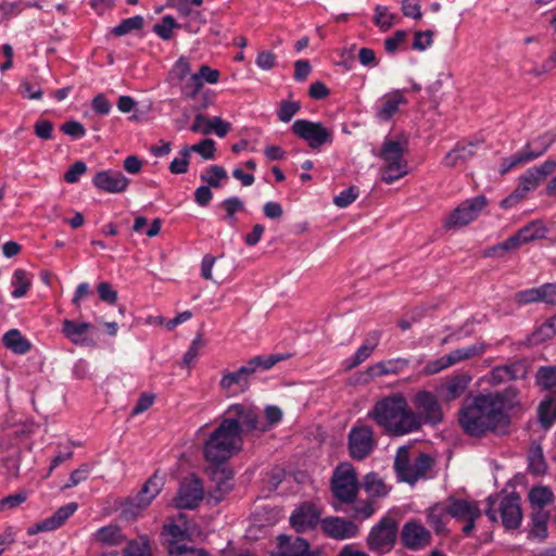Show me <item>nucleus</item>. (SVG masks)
I'll return each instance as SVG.
<instances>
[{"instance_id": "7c9ffc66", "label": "nucleus", "mask_w": 556, "mask_h": 556, "mask_svg": "<svg viewBox=\"0 0 556 556\" xmlns=\"http://www.w3.org/2000/svg\"><path fill=\"white\" fill-rule=\"evenodd\" d=\"M91 328L89 323H76L70 319H65L62 323L63 334L74 344L88 345V330Z\"/></svg>"}, {"instance_id": "c85d7f7f", "label": "nucleus", "mask_w": 556, "mask_h": 556, "mask_svg": "<svg viewBox=\"0 0 556 556\" xmlns=\"http://www.w3.org/2000/svg\"><path fill=\"white\" fill-rule=\"evenodd\" d=\"M448 517H451L450 511L444 503H438L427 509V522L438 535L447 533Z\"/></svg>"}, {"instance_id": "49530a36", "label": "nucleus", "mask_w": 556, "mask_h": 556, "mask_svg": "<svg viewBox=\"0 0 556 556\" xmlns=\"http://www.w3.org/2000/svg\"><path fill=\"white\" fill-rule=\"evenodd\" d=\"M289 357L288 354H270L267 356L258 355L251 358L248 364L251 368H253V372L256 371L257 368H262L264 370L270 369L277 363L285 361Z\"/></svg>"}, {"instance_id": "6e6552de", "label": "nucleus", "mask_w": 556, "mask_h": 556, "mask_svg": "<svg viewBox=\"0 0 556 556\" xmlns=\"http://www.w3.org/2000/svg\"><path fill=\"white\" fill-rule=\"evenodd\" d=\"M413 432H418L424 425L437 426L443 421L442 406L438 396L430 391H418L413 397Z\"/></svg>"}, {"instance_id": "cd10ccee", "label": "nucleus", "mask_w": 556, "mask_h": 556, "mask_svg": "<svg viewBox=\"0 0 556 556\" xmlns=\"http://www.w3.org/2000/svg\"><path fill=\"white\" fill-rule=\"evenodd\" d=\"M253 374V368L247 363L236 371L224 372L219 386L223 390H230L233 386L245 390L249 387V379Z\"/></svg>"}, {"instance_id": "6ab92c4d", "label": "nucleus", "mask_w": 556, "mask_h": 556, "mask_svg": "<svg viewBox=\"0 0 556 556\" xmlns=\"http://www.w3.org/2000/svg\"><path fill=\"white\" fill-rule=\"evenodd\" d=\"M401 541L406 548L419 551L431 544L432 534L420 521L409 520L402 527Z\"/></svg>"}, {"instance_id": "37998d69", "label": "nucleus", "mask_w": 556, "mask_h": 556, "mask_svg": "<svg viewBox=\"0 0 556 556\" xmlns=\"http://www.w3.org/2000/svg\"><path fill=\"white\" fill-rule=\"evenodd\" d=\"M215 142L210 138L203 139L199 143L184 147L185 156H190L191 152H197L204 160H213L215 157Z\"/></svg>"}, {"instance_id": "09e8293b", "label": "nucleus", "mask_w": 556, "mask_h": 556, "mask_svg": "<svg viewBox=\"0 0 556 556\" xmlns=\"http://www.w3.org/2000/svg\"><path fill=\"white\" fill-rule=\"evenodd\" d=\"M372 21L381 31H387L394 25L395 14L391 13L388 7L379 4L375 8Z\"/></svg>"}, {"instance_id": "393cba45", "label": "nucleus", "mask_w": 556, "mask_h": 556, "mask_svg": "<svg viewBox=\"0 0 556 556\" xmlns=\"http://www.w3.org/2000/svg\"><path fill=\"white\" fill-rule=\"evenodd\" d=\"M406 103L407 99L404 97L403 92L401 90H394L381 99V103L377 108L376 116L382 122H388L399 111L400 105Z\"/></svg>"}, {"instance_id": "f3484780", "label": "nucleus", "mask_w": 556, "mask_h": 556, "mask_svg": "<svg viewBox=\"0 0 556 556\" xmlns=\"http://www.w3.org/2000/svg\"><path fill=\"white\" fill-rule=\"evenodd\" d=\"M163 534L169 536L167 541V551L175 556H206L201 548H194L185 544L189 539L188 530L176 523H167L163 527Z\"/></svg>"}, {"instance_id": "e433bc0d", "label": "nucleus", "mask_w": 556, "mask_h": 556, "mask_svg": "<svg viewBox=\"0 0 556 556\" xmlns=\"http://www.w3.org/2000/svg\"><path fill=\"white\" fill-rule=\"evenodd\" d=\"M549 514L544 509H538L532 514V527L529 532V538L544 540L547 536V521Z\"/></svg>"}, {"instance_id": "6e6d98bb", "label": "nucleus", "mask_w": 556, "mask_h": 556, "mask_svg": "<svg viewBox=\"0 0 556 556\" xmlns=\"http://www.w3.org/2000/svg\"><path fill=\"white\" fill-rule=\"evenodd\" d=\"M205 346V341L201 334L197 336L191 342L188 351L185 353L182 358V365L190 367L195 359L199 357L201 350Z\"/></svg>"}, {"instance_id": "473e14b6", "label": "nucleus", "mask_w": 556, "mask_h": 556, "mask_svg": "<svg viewBox=\"0 0 556 556\" xmlns=\"http://www.w3.org/2000/svg\"><path fill=\"white\" fill-rule=\"evenodd\" d=\"M407 365L408 361L404 358L388 359L369 366L367 372L374 377L396 375L405 369Z\"/></svg>"}, {"instance_id": "58836bf2", "label": "nucleus", "mask_w": 556, "mask_h": 556, "mask_svg": "<svg viewBox=\"0 0 556 556\" xmlns=\"http://www.w3.org/2000/svg\"><path fill=\"white\" fill-rule=\"evenodd\" d=\"M123 556H152L149 538L147 535H140L129 541L123 551Z\"/></svg>"}, {"instance_id": "a878e982", "label": "nucleus", "mask_w": 556, "mask_h": 556, "mask_svg": "<svg viewBox=\"0 0 556 556\" xmlns=\"http://www.w3.org/2000/svg\"><path fill=\"white\" fill-rule=\"evenodd\" d=\"M126 540V535L117 525L101 527L92 534V541L103 546H119L125 543Z\"/></svg>"}, {"instance_id": "5fc2aeb1", "label": "nucleus", "mask_w": 556, "mask_h": 556, "mask_svg": "<svg viewBox=\"0 0 556 556\" xmlns=\"http://www.w3.org/2000/svg\"><path fill=\"white\" fill-rule=\"evenodd\" d=\"M227 178V173L224 167L219 165H211L206 173L201 175V179L205 181L208 187L218 188L219 180Z\"/></svg>"}, {"instance_id": "aec40b11", "label": "nucleus", "mask_w": 556, "mask_h": 556, "mask_svg": "<svg viewBox=\"0 0 556 556\" xmlns=\"http://www.w3.org/2000/svg\"><path fill=\"white\" fill-rule=\"evenodd\" d=\"M321 510L309 502H304L295 508L289 520L291 527L298 532L303 533L314 530L321 521Z\"/></svg>"}, {"instance_id": "de8ad7c7", "label": "nucleus", "mask_w": 556, "mask_h": 556, "mask_svg": "<svg viewBox=\"0 0 556 556\" xmlns=\"http://www.w3.org/2000/svg\"><path fill=\"white\" fill-rule=\"evenodd\" d=\"M529 501L539 509H543L544 506L554 501V494L547 486H535L529 492Z\"/></svg>"}, {"instance_id": "72a5a7b5", "label": "nucleus", "mask_w": 556, "mask_h": 556, "mask_svg": "<svg viewBox=\"0 0 556 556\" xmlns=\"http://www.w3.org/2000/svg\"><path fill=\"white\" fill-rule=\"evenodd\" d=\"M3 345L15 354H26L30 348V342L17 329H11L3 334Z\"/></svg>"}, {"instance_id": "5701e85b", "label": "nucleus", "mask_w": 556, "mask_h": 556, "mask_svg": "<svg viewBox=\"0 0 556 556\" xmlns=\"http://www.w3.org/2000/svg\"><path fill=\"white\" fill-rule=\"evenodd\" d=\"M78 508V505L74 502L68 503L60 507L51 517L34 525L28 528L27 533L29 535L37 534L43 531H52L60 528Z\"/></svg>"}, {"instance_id": "9b49d317", "label": "nucleus", "mask_w": 556, "mask_h": 556, "mask_svg": "<svg viewBox=\"0 0 556 556\" xmlns=\"http://www.w3.org/2000/svg\"><path fill=\"white\" fill-rule=\"evenodd\" d=\"M397 538V522L394 518L386 516L369 531L367 547L378 555L389 553L395 545Z\"/></svg>"}, {"instance_id": "f03ea898", "label": "nucleus", "mask_w": 556, "mask_h": 556, "mask_svg": "<svg viewBox=\"0 0 556 556\" xmlns=\"http://www.w3.org/2000/svg\"><path fill=\"white\" fill-rule=\"evenodd\" d=\"M384 432L392 437H402L413 432V408L402 393L389 394L375 403L368 413Z\"/></svg>"}, {"instance_id": "20e7f679", "label": "nucleus", "mask_w": 556, "mask_h": 556, "mask_svg": "<svg viewBox=\"0 0 556 556\" xmlns=\"http://www.w3.org/2000/svg\"><path fill=\"white\" fill-rule=\"evenodd\" d=\"M407 148L408 141L405 138L397 140L386 138L379 154L383 161L381 168L382 181L390 185L408 174V163L404 159Z\"/></svg>"}, {"instance_id": "bf43d9fd", "label": "nucleus", "mask_w": 556, "mask_h": 556, "mask_svg": "<svg viewBox=\"0 0 556 556\" xmlns=\"http://www.w3.org/2000/svg\"><path fill=\"white\" fill-rule=\"evenodd\" d=\"M181 93L185 98L193 99L202 89V84L195 74H191L185 80H181Z\"/></svg>"}, {"instance_id": "3c124183", "label": "nucleus", "mask_w": 556, "mask_h": 556, "mask_svg": "<svg viewBox=\"0 0 556 556\" xmlns=\"http://www.w3.org/2000/svg\"><path fill=\"white\" fill-rule=\"evenodd\" d=\"M536 383L544 390H549L556 387V366L540 367L536 376Z\"/></svg>"}, {"instance_id": "4468645a", "label": "nucleus", "mask_w": 556, "mask_h": 556, "mask_svg": "<svg viewBox=\"0 0 556 556\" xmlns=\"http://www.w3.org/2000/svg\"><path fill=\"white\" fill-rule=\"evenodd\" d=\"M377 440L371 426L356 424L348 434V452L352 459L364 460L375 450Z\"/></svg>"}, {"instance_id": "423d86ee", "label": "nucleus", "mask_w": 556, "mask_h": 556, "mask_svg": "<svg viewBox=\"0 0 556 556\" xmlns=\"http://www.w3.org/2000/svg\"><path fill=\"white\" fill-rule=\"evenodd\" d=\"M432 465L433 459L430 455L418 453L415 457H412L409 447L406 445L397 448L394 458V470L399 480L409 484H414L425 477Z\"/></svg>"}, {"instance_id": "e2e57ef3", "label": "nucleus", "mask_w": 556, "mask_h": 556, "mask_svg": "<svg viewBox=\"0 0 556 556\" xmlns=\"http://www.w3.org/2000/svg\"><path fill=\"white\" fill-rule=\"evenodd\" d=\"M61 131L73 139H80L86 135L84 125L77 121H68L61 125Z\"/></svg>"}, {"instance_id": "c756f323", "label": "nucleus", "mask_w": 556, "mask_h": 556, "mask_svg": "<svg viewBox=\"0 0 556 556\" xmlns=\"http://www.w3.org/2000/svg\"><path fill=\"white\" fill-rule=\"evenodd\" d=\"M446 505L450 516L458 521H463L472 515L481 516V509L476 502L450 497Z\"/></svg>"}, {"instance_id": "8fccbe9b", "label": "nucleus", "mask_w": 556, "mask_h": 556, "mask_svg": "<svg viewBox=\"0 0 556 556\" xmlns=\"http://www.w3.org/2000/svg\"><path fill=\"white\" fill-rule=\"evenodd\" d=\"M541 180L535 175V173L529 168L526 170L523 175H521L518 179V186L515 189L522 198L527 195L529 191L534 190L539 185Z\"/></svg>"}, {"instance_id": "774afa93", "label": "nucleus", "mask_w": 556, "mask_h": 556, "mask_svg": "<svg viewBox=\"0 0 556 556\" xmlns=\"http://www.w3.org/2000/svg\"><path fill=\"white\" fill-rule=\"evenodd\" d=\"M86 170V164L83 161H76L64 174V180L68 184H75Z\"/></svg>"}, {"instance_id": "bb28decb", "label": "nucleus", "mask_w": 556, "mask_h": 556, "mask_svg": "<svg viewBox=\"0 0 556 556\" xmlns=\"http://www.w3.org/2000/svg\"><path fill=\"white\" fill-rule=\"evenodd\" d=\"M232 470L226 468L215 469L212 473V480L215 483V486L210 491V495L216 502L223 501L226 494H228L232 489Z\"/></svg>"}, {"instance_id": "c9c22d12", "label": "nucleus", "mask_w": 556, "mask_h": 556, "mask_svg": "<svg viewBox=\"0 0 556 556\" xmlns=\"http://www.w3.org/2000/svg\"><path fill=\"white\" fill-rule=\"evenodd\" d=\"M470 380L471 377L466 374L454 376L451 379H448L444 384L446 397L448 400L459 397L468 388Z\"/></svg>"}, {"instance_id": "0eeeda50", "label": "nucleus", "mask_w": 556, "mask_h": 556, "mask_svg": "<svg viewBox=\"0 0 556 556\" xmlns=\"http://www.w3.org/2000/svg\"><path fill=\"white\" fill-rule=\"evenodd\" d=\"M330 486L332 495L338 502L332 504L336 510H340L339 504H354L359 490L354 467L349 463L339 465L332 473Z\"/></svg>"}, {"instance_id": "052dcab7", "label": "nucleus", "mask_w": 556, "mask_h": 556, "mask_svg": "<svg viewBox=\"0 0 556 556\" xmlns=\"http://www.w3.org/2000/svg\"><path fill=\"white\" fill-rule=\"evenodd\" d=\"M433 43L432 30H417L414 34L412 49L417 51H425Z\"/></svg>"}, {"instance_id": "c03bdc74", "label": "nucleus", "mask_w": 556, "mask_h": 556, "mask_svg": "<svg viewBox=\"0 0 556 556\" xmlns=\"http://www.w3.org/2000/svg\"><path fill=\"white\" fill-rule=\"evenodd\" d=\"M219 206L226 212L224 219L230 226H233L237 223L236 214L244 211V203L238 197H230L225 199Z\"/></svg>"}, {"instance_id": "a18cd8bd", "label": "nucleus", "mask_w": 556, "mask_h": 556, "mask_svg": "<svg viewBox=\"0 0 556 556\" xmlns=\"http://www.w3.org/2000/svg\"><path fill=\"white\" fill-rule=\"evenodd\" d=\"M282 419V412L278 406L268 405L265 408V419L258 415V422L262 429L257 432L264 433L269 431L275 425L279 424Z\"/></svg>"}, {"instance_id": "79ce46f5", "label": "nucleus", "mask_w": 556, "mask_h": 556, "mask_svg": "<svg viewBox=\"0 0 556 556\" xmlns=\"http://www.w3.org/2000/svg\"><path fill=\"white\" fill-rule=\"evenodd\" d=\"M485 351V345L483 343H476L465 348L456 349L448 353V357L453 365L469 359L471 357L483 354Z\"/></svg>"}, {"instance_id": "4d7b16f0", "label": "nucleus", "mask_w": 556, "mask_h": 556, "mask_svg": "<svg viewBox=\"0 0 556 556\" xmlns=\"http://www.w3.org/2000/svg\"><path fill=\"white\" fill-rule=\"evenodd\" d=\"M407 31L400 29L396 30L392 36L384 39V50L388 54H394L401 49L402 46L407 41Z\"/></svg>"}, {"instance_id": "a211bd4d", "label": "nucleus", "mask_w": 556, "mask_h": 556, "mask_svg": "<svg viewBox=\"0 0 556 556\" xmlns=\"http://www.w3.org/2000/svg\"><path fill=\"white\" fill-rule=\"evenodd\" d=\"M203 496L204 488L202 481L195 475H190L182 480L174 503L179 509H193L199 506Z\"/></svg>"}, {"instance_id": "dca6fc26", "label": "nucleus", "mask_w": 556, "mask_h": 556, "mask_svg": "<svg viewBox=\"0 0 556 556\" xmlns=\"http://www.w3.org/2000/svg\"><path fill=\"white\" fill-rule=\"evenodd\" d=\"M163 486V479L154 473L143 484L138 494L130 498L127 506L123 509L126 518L136 517L142 509L147 508Z\"/></svg>"}, {"instance_id": "f257e3e1", "label": "nucleus", "mask_w": 556, "mask_h": 556, "mask_svg": "<svg viewBox=\"0 0 556 556\" xmlns=\"http://www.w3.org/2000/svg\"><path fill=\"white\" fill-rule=\"evenodd\" d=\"M516 396V390L509 388L503 392L480 393L466 400L458 413V422L464 433L483 438L505 429L509 424L506 409L513 406Z\"/></svg>"}, {"instance_id": "b1692460", "label": "nucleus", "mask_w": 556, "mask_h": 556, "mask_svg": "<svg viewBox=\"0 0 556 556\" xmlns=\"http://www.w3.org/2000/svg\"><path fill=\"white\" fill-rule=\"evenodd\" d=\"M93 184L102 191L118 193L126 190L129 179L121 172L104 170L93 177Z\"/></svg>"}, {"instance_id": "2f4dec72", "label": "nucleus", "mask_w": 556, "mask_h": 556, "mask_svg": "<svg viewBox=\"0 0 556 556\" xmlns=\"http://www.w3.org/2000/svg\"><path fill=\"white\" fill-rule=\"evenodd\" d=\"M476 154V144L473 142L457 143L443 159L446 167H456L469 161Z\"/></svg>"}, {"instance_id": "9d476101", "label": "nucleus", "mask_w": 556, "mask_h": 556, "mask_svg": "<svg viewBox=\"0 0 556 556\" xmlns=\"http://www.w3.org/2000/svg\"><path fill=\"white\" fill-rule=\"evenodd\" d=\"M547 229L542 220L535 219L521 227L515 235L505 241L491 247L486 251L488 256H503L506 252L516 250L522 244L545 238Z\"/></svg>"}, {"instance_id": "f8f14e48", "label": "nucleus", "mask_w": 556, "mask_h": 556, "mask_svg": "<svg viewBox=\"0 0 556 556\" xmlns=\"http://www.w3.org/2000/svg\"><path fill=\"white\" fill-rule=\"evenodd\" d=\"M226 425L232 424L230 428L238 432L240 437L251 432H257L262 429L258 422L257 408L247 404H232L224 413L222 419Z\"/></svg>"}, {"instance_id": "0e129e2a", "label": "nucleus", "mask_w": 556, "mask_h": 556, "mask_svg": "<svg viewBox=\"0 0 556 556\" xmlns=\"http://www.w3.org/2000/svg\"><path fill=\"white\" fill-rule=\"evenodd\" d=\"M371 354L372 352L368 348L361 345L352 357L344 361L345 368L353 369L357 367L368 359Z\"/></svg>"}, {"instance_id": "ea45409f", "label": "nucleus", "mask_w": 556, "mask_h": 556, "mask_svg": "<svg viewBox=\"0 0 556 556\" xmlns=\"http://www.w3.org/2000/svg\"><path fill=\"white\" fill-rule=\"evenodd\" d=\"M538 412L542 427L545 429L551 428L556 420V396L541 402Z\"/></svg>"}, {"instance_id": "680f3d73", "label": "nucleus", "mask_w": 556, "mask_h": 556, "mask_svg": "<svg viewBox=\"0 0 556 556\" xmlns=\"http://www.w3.org/2000/svg\"><path fill=\"white\" fill-rule=\"evenodd\" d=\"M358 193V188L356 186H351L336 195L333 198V203L338 207H346L357 199Z\"/></svg>"}, {"instance_id": "13d9d810", "label": "nucleus", "mask_w": 556, "mask_h": 556, "mask_svg": "<svg viewBox=\"0 0 556 556\" xmlns=\"http://www.w3.org/2000/svg\"><path fill=\"white\" fill-rule=\"evenodd\" d=\"M301 103L299 101H281L277 111L278 119L282 123H288L300 111Z\"/></svg>"}, {"instance_id": "69168bd1", "label": "nucleus", "mask_w": 556, "mask_h": 556, "mask_svg": "<svg viewBox=\"0 0 556 556\" xmlns=\"http://www.w3.org/2000/svg\"><path fill=\"white\" fill-rule=\"evenodd\" d=\"M194 74L199 77V80L201 81L202 85L204 83L214 85L218 83L220 76L219 71L214 70L208 65H201L199 71Z\"/></svg>"}, {"instance_id": "412c9836", "label": "nucleus", "mask_w": 556, "mask_h": 556, "mask_svg": "<svg viewBox=\"0 0 556 556\" xmlns=\"http://www.w3.org/2000/svg\"><path fill=\"white\" fill-rule=\"evenodd\" d=\"M320 528L328 538L339 541L355 538L359 533L354 521L336 516L321 519Z\"/></svg>"}, {"instance_id": "f704fd0d", "label": "nucleus", "mask_w": 556, "mask_h": 556, "mask_svg": "<svg viewBox=\"0 0 556 556\" xmlns=\"http://www.w3.org/2000/svg\"><path fill=\"white\" fill-rule=\"evenodd\" d=\"M528 470L534 476L546 473L547 464L540 444H533L528 452Z\"/></svg>"}, {"instance_id": "864d4df0", "label": "nucleus", "mask_w": 556, "mask_h": 556, "mask_svg": "<svg viewBox=\"0 0 556 556\" xmlns=\"http://www.w3.org/2000/svg\"><path fill=\"white\" fill-rule=\"evenodd\" d=\"M177 27L178 24L175 18L170 15H165L162 17L161 23L154 25L153 31L163 40H169L173 37L174 28Z\"/></svg>"}, {"instance_id": "ddd939ff", "label": "nucleus", "mask_w": 556, "mask_h": 556, "mask_svg": "<svg viewBox=\"0 0 556 556\" xmlns=\"http://www.w3.org/2000/svg\"><path fill=\"white\" fill-rule=\"evenodd\" d=\"M486 204L488 200L484 195H477L463 201L444 219V229H458L469 225L479 217Z\"/></svg>"}, {"instance_id": "2eb2a0df", "label": "nucleus", "mask_w": 556, "mask_h": 556, "mask_svg": "<svg viewBox=\"0 0 556 556\" xmlns=\"http://www.w3.org/2000/svg\"><path fill=\"white\" fill-rule=\"evenodd\" d=\"M291 130L296 137L306 141L313 150L331 144L333 141L332 130L320 122L296 119L293 122Z\"/></svg>"}, {"instance_id": "39448f33", "label": "nucleus", "mask_w": 556, "mask_h": 556, "mask_svg": "<svg viewBox=\"0 0 556 556\" xmlns=\"http://www.w3.org/2000/svg\"><path fill=\"white\" fill-rule=\"evenodd\" d=\"M556 141V135L546 131L529 139L521 150L503 159L498 168L500 175L504 176L513 168L529 164L543 156Z\"/></svg>"}, {"instance_id": "603ef678", "label": "nucleus", "mask_w": 556, "mask_h": 556, "mask_svg": "<svg viewBox=\"0 0 556 556\" xmlns=\"http://www.w3.org/2000/svg\"><path fill=\"white\" fill-rule=\"evenodd\" d=\"M143 26V17L140 15H136L132 17H128L123 20L117 26L112 28V34L115 36H125L132 30H139Z\"/></svg>"}, {"instance_id": "4c0bfd02", "label": "nucleus", "mask_w": 556, "mask_h": 556, "mask_svg": "<svg viewBox=\"0 0 556 556\" xmlns=\"http://www.w3.org/2000/svg\"><path fill=\"white\" fill-rule=\"evenodd\" d=\"M11 285L13 287L12 296L20 299L26 295L31 286V280L25 269L18 268L13 273Z\"/></svg>"}, {"instance_id": "7ed1b4c3", "label": "nucleus", "mask_w": 556, "mask_h": 556, "mask_svg": "<svg viewBox=\"0 0 556 556\" xmlns=\"http://www.w3.org/2000/svg\"><path fill=\"white\" fill-rule=\"evenodd\" d=\"M232 424L220 420L217 428L210 434L203 446L205 459L213 465L226 463L243 448L244 440L230 428Z\"/></svg>"}, {"instance_id": "a19ab883", "label": "nucleus", "mask_w": 556, "mask_h": 556, "mask_svg": "<svg viewBox=\"0 0 556 556\" xmlns=\"http://www.w3.org/2000/svg\"><path fill=\"white\" fill-rule=\"evenodd\" d=\"M363 488L371 497H381L388 493L384 482L376 472H369L365 476Z\"/></svg>"}, {"instance_id": "4be33fe9", "label": "nucleus", "mask_w": 556, "mask_h": 556, "mask_svg": "<svg viewBox=\"0 0 556 556\" xmlns=\"http://www.w3.org/2000/svg\"><path fill=\"white\" fill-rule=\"evenodd\" d=\"M309 543L301 536L280 534L277 536L276 549L269 556H308Z\"/></svg>"}, {"instance_id": "1a4fd4ad", "label": "nucleus", "mask_w": 556, "mask_h": 556, "mask_svg": "<svg viewBox=\"0 0 556 556\" xmlns=\"http://www.w3.org/2000/svg\"><path fill=\"white\" fill-rule=\"evenodd\" d=\"M488 509L485 515L488 518L495 522L497 521L495 504L498 506V513L501 516L502 525L507 530L517 529L522 520V513L520 507V496L513 492L498 498L497 496L490 495L488 497Z\"/></svg>"}, {"instance_id": "338daca9", "label": "nucleus", "mask_w": 556, "mask_h": 556, "mask_svg": "<svg viewBox=\"0 0 556 556\" xmlns=\"http://www.w3.org/2000/svg\"><path fill=\"white\" fill-rule=\"evenodd\" d=\"M90 466L88 464H81L77 469H75L71 476L68 482L65 484V488H73L80 482L85 481L90 473Z\"/></svg>"}]
</instances>
